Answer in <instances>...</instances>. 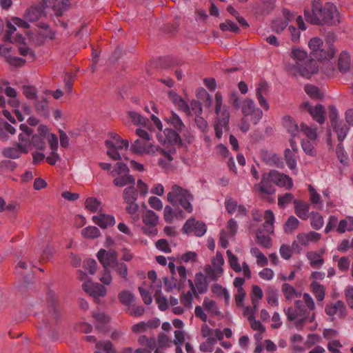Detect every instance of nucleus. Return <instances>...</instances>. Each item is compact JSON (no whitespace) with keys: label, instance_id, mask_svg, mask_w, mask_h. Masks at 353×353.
Listing matches in <instances>:
<instances>
[{"label":"nucleus","instance_id":"56","mask_svg":"<svg viewBox=\"0 0 353 353\" xmlns=\"http://www.w3.org/2000/svg\"><path fill=\"white\" fill-rule=\"evenodd\" d=\"M300 130L303 131L304 134L311 140L316 139L317 137L316 130L308 127L306 124L303 123L301 124Z\"/></svg>","mask_w":353,"mask_h":353},{"label":"nucleus","instance_id":"15","mask_svg":"<svg viewBox=\"0 0 353 353\" xmlns=\"http://www.w3.org/2000/svg\"><path fill=\"white\" fill-rule=\"evenodd\" d=\"M325 312L328 316H334L337 312L339 318L344 319L347 315V309L343 301L339 300L335 303L327 304Z\"/></svg>","mask_w":353,"mask_h":353},{"label":"nucleus","instance_id":"28","mask_svg":"<svg viewBox=\"0 0 353 353\" xmlns=\"http://www.w3.org/2000/svg\"><path fill=\"white\" fill-rule=\"evenodd\" d=\"M138 190L134 188V185H130L124 189L123 192V198L125 203H132L137 200Z\"/></svg>","mask_w":353,"mask_h":353},{"label":"nucleus","instance_id":"36","mask_svg":"<svg viewBox=\"0 0 353 353\" xmlns=\"http://www.w3.org/2000/svg\"><path fill=\"white\" fill-rule=\"evenodd\" d=\"M295 153L289 148H286L284 152L285 162L291 170L295 169L296 166Z\"/></svg>","mask_w":353,"mask_h":353},{"label":"nucleus","instance_id":"39","mask_svg":"<svg viewBox=\"0 0 353 353\" xmlns=\"http://www.w3.org/2000/svg\"><path fill=\"white\" fill-rule=\"evenodd\" d=\"M305 91L312 98L321 99L323 94L321 92L319 88L313 85H307L305 87Z\"/></svg>","mask_w":353,"mask_h":353},{"label":"nucleus","instance_id":"27","mask_svg":"<svg viewBox=\"0 0 353 353\" xmlns=\"http://www.w3.org/2000/svg\"><path fill=\"white\" fill-rule=\"evenodd\" d=\"M113 184L117 187H123L129 185H132L135 184V179L133 176L128 174H123L121 176L116 177L113 180Z\"/></svg>","mask_w":353,"mask_h":353},{"label":"nucleus","instance_id":"10","mask_svg":"<svg viewBox=\"0 0 353 353\" xmlns=\"http://www.w3.org/2000/svg\"><path fill=\"white\" fill-rule=\"evenodd\" d=\"M154 145L150 141L137 139L130 146L132 152L142 155L143 154L154 153Z\"/></svg>","mask_w":353,"mask_h":353},{"label":"nucleus","instance_id":"53","mask_svg":"<svg viewBox=\"0 0 353 353\" xmlns=\"http://www.w3.org/2000/svg\"><path fill=\"white\" fill-rule=\"evenodd\" d=\"M230 119V112L228 110H223L221 114L219 116L217 124L220 125L221 128H226L228 125Z\"/></svg>","mask_w":353,"mask_h":353},{"label":"nucleus","instance_id":"26","mask_svg":"<svg viewBox=\"0 0 353 353\" xmlns=\"http://www.w3.org/2000/svg\"><path fill=\"white\" fill-rule=\"evenodd\" d=\"M256 243L264 248L269 249L272 245V240L269 234H267L266 235L263 233V231L260 228L256 231Z\"/></svg>","mask_w":353,"mask_h":353},{"label":"nucleus","instance_id":"33","mask_svg":"<svg viewBox=\"0 0 353 353\" xmlns=\"http://www.w3.org/2000/svg\"><path fill=\"white\" fill-rule=\"evenodd\" d=\"M345 230H353V217L347 216L345 219L340 221L336 231L339 233H344Z\"/></svg>","mask_w":353,"mask_h":353},{"label":"nucleus","instance_id":"32","mask_svg":"<svg viewBox=\"0 0 353 353\" xmlns=\"http://www.w3.org/2000/svg\"><path fill=\"white\" fill-rule=\"evenodd\" d=\"M310 288L317 301H322L325 298V287L316 281H313L310 284Z\"/></svg>","mask_w":353,"mask_h":353},{"label":"nucleus","instance_id":"42","mask_svg":"<svg viewBox=\"0 0 353 353\" xmlns=\"http://www.w3.org/2000/svg\"><path fill=\"white\" fill-rule=\"evenodd\" d=\"M154 296L156 302L159 305V308L161 311H165L168 308L167 299L165 296H161V290H157L154 292Z\"/></svg>","mask_w":353,"mask_h":353},{"label":"nucleus","instance_id":"38","mask_svg":"<svg viewBox=\"0 0 353 353\" xmlns=\"http://www.w3.org/2000/svg\"><path fill=\"white\" fill-rule=\"evenodd\" d=\"M128 173H130V170L127 165L122 162H118L116 163L114 169L110 171V174L112 177H115L117 175Z\"/></svg>","mask_w":353,"mask_h":353},{"label":"nucleus","instance_id":"29","mask_svg":"<svg viewBox=\"0 0 353 353\" xmlns=\"http://www.w3.org/2000/svg\"><path fill=\"white\" fill-rule=\"evenodd\" d=\"M194 282L198 293L203 294L208 291V282L202 273L199 272L196 274Z\"/></svg>","mask_w":353,"mask_h":353},{"label":"nucleus","instance_id":"30","mask_svg":"<svg viewBox=\"0 0 353 353\" xmlns=\"http://www.w3.org/2000/svg\"><path fill=\"white\" fill-rule=\"evenodd\" d=\"M306 256L310 261V265L314 268H319L324 263V259L316 252H308Z\"/></svg>","mask_w":353,"mask_h":353},{"label":"nucleus","instance_id":"52","mask_svg":"<svg viewBox=\"0 0 353 353\" xmlns=\"http://www.w3.org/2000/svg\"><path fill=\"white\" fill-rule=\"evenodd\" d=\"M248 320L250 322L251 328L254 330H258L260 334H262L265 332V327L261 323L260 321L254 319V315H250Z\"/></svg>","mask_w":353,"mask_h":353},{"label":"nucleus","instance_id":"4","mask_svg":"<svg viewBox=\"0 0 353 353\" xmlns=\"http://www.w3.org/2000/svg\"><path fill=\"white\" fill-rule=\"evenodd\" d=\"M193 196L186 190L183 189L178 185L172 187V192L167 195L168 201L172 205L176 206L180 203L181 206L188 212H192V206L190 202Z\"/></svg>","mask_w":353,"mask_h":353},{"label":"nucleus","instance_id":"12","mask_svg":"<svg viewBox=\"0 0 353 353\" xmlns=\"http://www.w3.org/2000/svg\"><path fill=\"white\" fill-rule=\"evenodd\" d=\"M270 176L272 179V183L279 187L285 188L287 190L292 188V180L286 174H281L276 170H271L270 172Z\"/></svg>","mask_w":353,"mask_h":353},{"label":"nucleus","instance_id":"20","mask_svg":"<svg viewBox=\"0 0 353 353\" xmlns=\"http://www.w3.org/2000/svg\"><path fill=\"white\" fill-rule=\"evenodd\" d=\"M294 203L296 215L303 220L307 219L310 205L300 200H294Z\"/></svg>","mask_w":353,"mask_h":353},{"label":"nucleus","instance_id":"22","mask_svg":"<svg viewBox=\"0 0 353 353\" xmlns=\"http://www.w3.org/2000/svg\"><path fill=\"white\" fill-rule=\"evenodd\" d=\"M47 8L42 2L41 6L31 7L28 8L26 12L25 17L27 21L34 22L37 21L43 11V9Z\"/></svg>","mask_w":353,"mask_h":353},{"label":"nucleus","instance_id":"47","mask_svg":"<svg viewBox=\"0 0 353 353\" xmlns=\"http://www.w3.org/2000/svg\"><path fill=\"white\" fill-rule=\"evenodd\" d=\"M128 114L130 119H131V121L134 125H145L147 122V119L145 118H144L140 114H139L136 112L129 111V112H128Z\"/></svg>","mask_w":353,"mask_h":353},{"label":"nucleus","instance_id":"21","mask_svg":"<svg viewBox=\"0 0 353 353\" xmlns=\"http://www.w3.org/2000/svg\"><path fill=\"white\" fill-rule=\"evenodd\" d=\"M16 132V129L8 123L7 121L2 119L0 121V140L2 141H7L9 140L10 134H14Z\"/></svg>","mask_w":353,"mask_h":353},{"label":"nucleus","instance_id":"17","mask_svg":"<svg viewBox=\"0 0 353 353\" xmlns=\"http://www.w3.org/2000/svg\"><path fill=\"white\" fill-rule=\"evenodd\" d=\"M47 98L43 95L34 100V107L37 113L42 117H49V105Z\"/></svg>","mask_w":353,"mask_h":353},{"label":"nucleus","instance_id":"49","mask_svg":"<svg viewBox=\"0 0 353 353\" xmlns=\"http://www.w3.org/2000/svg\"><path fill=\"white\" fill-rule=\"evenodd\" d=\"M30 143L38 150H43L45 148V138L37 134H32Z\"/></svg>","mask_w":353,"mask_h":353},{"label":"nucleus","instance_id":"3","mask_svg":"<svg viewBox=\"0 0 353 353\" xmlns=\"http://www.w3.org/2000/svg\"><path fill=\"white\" fill-rule=\"evenodd\" d=\"M97 258L103 268H111L125 281H128V266L118 260V254L114 249L108 250L101 249L97 253Z\"/></svg>","mask_w":353,"mask_h":353},{"label":"nucleus","instance_id":"9","mask_svg":"<svg viewBox=\"0 0 353 353\" xmlns=\"http://www.w3.org/2000/svg\"><path fill=\"white\" fill-rule=\"evenodd\" d=\"M301 108L306 110L319 123L322 124L324 123L325 108L323 105L318 104L313 107L308 102H305L301 105Z\"/></svg>","mask_w":353,"mask_h":353},{"label":"nucleus","instance_id":"19","mask_svg":"<svg viewBox=\"0 0 353 353\" xmlns=\"http://www.w3.org/2000/svg\"><path fill=\"white\" fill-rule=\"evenodd\" d=\"M164 134L165 136V141L170 145H177L179 148L182 147V140L179 134L176 130L171 128H166L164 130Z\"/></svg>","mask_w":353,"mask_h":353},{"label":"nucleus","instance_id":"11","mask_svg":"<svg viewBox=\"0 0 353 353\" xmlns=\"http://www.w3.org/2000/svg\"><path fill=\"white\" fill-rule=\"evenodd\" d=\"M82 288L87 294L94 299L103 297L107 292L106 288L103 285L98 283H92L90 281L85 282L83 283Z\"/></svg>","mask_w":353,"mask_h":353},{"label":"nucleus","instance_id":"25","mask_svg":"<svg viewBox=\"0 0 353 353\" xmlns=\"http://www.w3.org/2000/svg\"><path fill=\"white\" fill-rule=\"evenodd\" d=\"M265 222L263 223V229L261 230L265 232L268 234H272L274 233V216L273 212L270 210H265L264 214Z\"/></svg>","mask_w":353,"mask_h":353},{"label":"nucleus","instance_id":"23","mask_svg":"<svg viewBox=\"0 0 353 353\" xmlns=\"http://www.w3.org/2000/svg\"><path fill=\"white\" fill-rule=\"evenodd\" d=\"M47 303L49 313L51 314L55 321H57L62 314V311L58 302L54 297L50 296L48 299Z\"/></svg>","mask_w":353,"mask_h":353},{"label":"nucleus","instance_id":"43","mask_svg":"<svg viewBox=\"0 0 353 353\" xmlns=\"http://www.w3.org/2000/svg\"><path fill=\"white\" fill-rule=\"evenodd\" d=\"M226 254L228 257L229 263L232 269L236 272H241L242 269L241 265L238 263L237 257L234 254H233V253L229 250H227Z\"/></svg>","mask_w":353,"mask_h":353},{"label":"nucleus","instance_id":"35","mask_svg":"<svg viewBox=\"0 0 353 353\" xmlns=\"http://www.w3.org/2000/svg\"><path fill=\"white\" fill-rule=\"evenodd\" d=\"M334 132L337 134L338 140L341 142L346 137L349 128L346 125L341 121L336 123V125H332Z\"/></svg>","mask_w":353,"mask_h":353},{"label":"nucleus","instance_id":"2","mask_svg":"<svg viewBox=\"0 0 353 353\" xmlns=\"http://www.w3.org/2000/svg\"><path fill=\"white\" fill-rule=\"evenodd\" d=\"M305 20L313 25L336 26L340 23V14L336 7L331 3H326L324 6L319 1H314L312 9H305Z\"/></svg>","mask_w":353,"mask_h":353},{"label":"nucleus","instance_id":"40","mask_svg":"<svg viewBox=\"0 0 353 353\" xmlns=\"http://www.w3.org/2000/svg\"><path fill=\"white\" fill-rule=\"evenodd\" d=\"M299 224V220L294 216H290L284 225V230L287 233H292Z\"/></svg>","mask_w":353,"mask_h":353},{"label":"nucleus","instance_id":"51","mask_svg":"<svg viewBox=\"0 0 353 353\" xmlns=\"http://www.w3.org/2000/svg\"><path fill=\"white\" fill-rule=\"evenodd\" d=\"M323 225V219L322 216L318 213H313L311 219V225L315 230H319Z\"/></svg>","mask_w":353,"mask_h":353},{"label":"nucleus","instance_id":"64","mask_svg":"<svg viewBox=\"0 0 353 353\" xmlns=\"http://www.w3.org/2000/svg\"><path fill=\"white\" fill-rule=\"evenodd\" d=\"M95 346L98 350L103 348L105 353H114L112 343L110 341H107L104 344H103L101 342H98L96 343Z\"/></svg>","mask_w":353,"mask_h":353},{"label":"nucleus","instance_id":"63","mask_svg":"<svg viewBox=\"0 0 353 353\" xmlns=\"http://www.w3.org/2000/svg\"><path fill=\"white\" fill-rule=\"evenodd\" d=\"M345 297L347 305L353 310V286H348L345 289Z\"/></svg>","mask_w":353,"mask_h":353},{"label":"nucleus","instance_id":"45","mask_svg":"<svg viewBox=\"0 0 353 353\" xmlns=\"http://www.w3.org/2000/svg\"><path fill=\"white\" fill-rule=\"evenodd\" d=\"M85 208L92 212H97L101 205V202L94 197H88L85 202Z\"/></svg>","mask_w":353,"mask_h":353},{"label":"nucleus","instance_id":"5","mask_svg":"<svg viewBox=\"0 0 353 353\" xmlns=\"http://www.w3.org/2000/svg\"><path fill=\"white\" fill-rule=\"evenodd\" d=\"M142 221L145 225L141 227V231L147 235H156L157 229L156 228L159 217L152 210H147L142 214Z\"/></svg>","mask_w":353,"mask_h":353},{"label":"nucleus","instance_id":"7","mask_svg":"<svg viewBox=\"0 0 353 353\" xmlns=\"http://www.w3.org/2000/svg\"><path fill=\"white\" fill-rule=\"evenodd\" d=\"M272 179L270 176V172L264 173L262 176L261 181L260 183L254 185V189L257 192L263 199H267L270 201L269 197L264 195H272L275 192V189L273 187Z\"/></svg>","mask_w":353,"mask_h":353},{"label":"nucleus","instance_id":"61","mask_svg":"<svg viewBox=\"0 0 353 353\" xmlns=\"http://www.w3.org/2000/svg\"><path fill=\"white\" fill-rule=\"evenodd\" d=\"M329 110V119L330 120L331 125H336L339 121H338V112L334 105H330Z\"/></svg>","mask_w":353,"mask_h":353},{"label":"nucleus","instance_id":"57","mask_svg":"<svg viewBox=\"0 0 353 353\" xmlns=\"http://www.w3.org/2000/svg\"><path fill=\"white\" fill-rule=\"evenodd\" d=\"M294 198V196L291 193H285L283 195H281L278 198V205L281 208H283L285 205L291 203Z\"/></svg>","mask_w":353,"mask_h":353},{"label":"nucleus","instance_id":"55","mask_svg":"<svg viewBox=\"0 0 353 353\" xmlns=\"http://www.w3.org/2000/svg\"><path fill=\"white\" fill-rule=\"evenodd\" d=\"M203 306L208 311L214 314L215 315L219 314L218 308L214 301L210 300L208 298H205Z\"/></svg>","mask_w":353,"mask_h":353},{"label":"nucleus","instance_id":"16","mask_svg":"<svg viewBox=\"0 0 353 353\" xmlns=\"http://www.w3.org/2000/svg\"><path fill=\"white\" fill-rule=\"evenodd\" d=\"M291 57L296 61L295 63L293 64H287L285 66L286 70L288 71V66L296 65L297 63L301 68L303 69L304 68H307V64L308 63V59L305 61L307 58V52L304 50H301L299 48L292 49L291 52Z\"/></svg>","mask_w":353,"mask_h":353},{"label":"nucleus","instance_id":"37","mask_svg":"<svg viewBox=\"0 0 353 353\" xmlns=\"http://www.w3.org/2000/svg\"><path fill=\"white\" fill-rule=\"evenodd\" d=\"M119 301L124 305H130L135 300L134 296L128 291L121 292L118 296Z\"/></svg>","mask_w":353,"mask_h":353},{"label":"nucleus","instance_id":"24","mask_svg":"<svg viewBox=\"0 0 353 353\" xmlns=\"http://www.w3.org/2000/svg\"><path fill=\"white\" fill-rule=\"evenodd\" d=\"M283 125L293 137L298 136L300 130L298 124L292 117L290 116H285L283 118Z\"/></svg>","mask_w":353,"mask_h":353},{"label":"nucleus","instance_id":"50","mask_svg":"<svg viewBox=\"0 0 353 353\" xmlns=\"http://www.w3.org/2000/svg\"><path fill=\"white\" fill-rule=\"evenodd\" d=\"M288 26V21L276 19L272 21V28L276 33H281Z\"/></svg>","mask_w":353,"mask_h":353},{"label":"nucleus","instance_id":"58","mask_svg":"<svg viewBox=\"0 0 353 353\" xmlns=\"http://www.w3.org/2000/svg\"><path fill=\"white\" fill-rule=\"evenodd\" d=\"M282 291L286 299H291L295 294V289L289 283H285L282 285Z\"/></svg>","mask_w":353,"mask_h":353},{"label":"nucleus","instance_id":"6","mask_svg":"<svg viewBox=\"0 0 353 353\" xmlns=\"http://www.w3.org/2000/svg\"><path fill=\"white\" fill-rule=\"evenodd\" d=\"M285 314L290 321H292L299 317H302L301 323H305L308 318L310 312L307 311L302 301L297 300L294 302V307H289Z\"/></svg>","mask_w":353,"mask_h":353},{"label":"nucleus","instance_id":"14","mask_svg":"<svg viewBox=\"0 0 353 353\" xmlns=\"http://www.w3.org/2000/svg\"><path fill=\"white\" fill-rule=\"evenodd\" d=\"M71 0H43V5L46 7H52L56 12L57 16H61L62 12L70 8Z\"/></svg>","mask_w":353,"mask_h":353},{"label":"nucleus","instance_id":"54","mask_svg":"<svg viewBox=\"0 0 353 353\" xmlns=\"http://www.w3.org/2000/svg\"><path fill=\"white\" fill-rule=\"evenodd\" d=\"M83 268L92 275L94 274L97 270V263L94 259H86L83 262Z\"/></svg>","mask_w":353,"mask_h":353},{"label":"nucleus","instance_id":"62","mask_svg":"<svg viewBox=\"0 0 353 353\" xmlns=\"http://www.w3.org/2000/svg\"><path fill=\"white\" fill-rule=\"evenodd\" d=\"M17 168V163L10 160H5L0 162V169L2 171H13Z\"/></svg>","mask_w":353,"mask_h":353},{"label":"nucleus","instance_id":"46","mask_svg":"<svg viewBox=\"0 0 353 353\" xmlns=\"http://www.w3.org/2000/svg\"><path fill=\"white\" fill-rule=\"evenodd\" d=\"M256 108H255V104L253 100L250 99H246L242 105V112L244 117H247L250 115L252 112V111L255 110Z\"/></svg>","mask_w":353,"mask_h":353},{"label":"nucleus","instance_id":"59","mask_svg":"<svg viewBox=\"0 0 353 353\" xmlns=\"http://www.w3.org/2000/svg\"><path fill=\"white\" fill-rule=\"evenodd\" d=\"M6 61L11 65L19 67L23 65L26 63V60L22 58L11 56L6 57Z\"/></svg>","mask_w":353,"mask_h":353},{"label":"nucleus","instance_id":"44","mask_svg":"<svg viewBox=\"0 0 353 353\" xmlns=\"http://www.w3.org/2000/svg\"><path fill=\"white\" fill-rule=\"evenodd\" d=\"M81 234L84 237L94 239L100 235V231L97 227L89 226L83 229Z\"/></svg>","mask_w":353,"mask_h":353},{"label":"nucleus","instance_id":"41","mask_svg":"<svg viewBox=\"0 0 353 353\" xmlns=\"http://www.w3.org/2000/svg\"><path fill=\"white\" fill-rule=\"evenodd\" d=\"M219 28L223 32L229 30L234 33L240 32L239 28L231 20H226L225 22L220 23Z\"/></svg>","mask_w":353,"mask_h":353},{"label":"nucleus","instance_id":"13","mask_svg":"<svg viewBox=\"0 0 353 353\" xmlns=\"http://www.w3.org/2000/svg\"><path fill=\"white\" fill-rule=\"evenodd\" d=\"M28 154V150L25 144L17 143L15 146L7 147L3 149L2 154L8 159H19L21 154Z\"/></svg>","mask_w":353,"mask_h":353},{"label":"nucleus","instance_id":"34","mask_svg":"<svg viewBox=\"0 0 353 353\" xmlns=\"http://www.w3.org/2000/svg\"><path fill=\"white\" fill-rule=\"evenodd\" d=\"M165 120L170 123L176 131L181 132L185 128V125L180 117L174 112H171V116L169 118H166Z\"/></svg>","mask_w":353,"mask_h":353},{"label":"nucleus","instance_id":"8","mask_svg":"<svg viewBox=\"0 0 353 353\" xmlns=\"http://www.w3.org/2000/svg\"><path fill=\"white\" fill-rule=\"evenodd\" d=\"M182 230L187 234L192 231L196 236H202L206 232V225L203 222L190 218L186 221Z\"/></svg>","mask_w":353,"mask_h":353},{"label":"nucleus","instance_id":"18","mask_svg":"<svg viewBox=\"0 0 353 353\" xmlns=\"http://www.w3.org/2000/svg\"><path fill=\"white\" fill-rule=\"evenodd\" d=\"M93 222L100 228L105 229L108 226H112L115 224L114 216L101 213L97 216L92 217Z\"/></svg>","mask_w":353,"mask_h":353},{"label":"nucleus","instance_id":"60","mask_svg":"<svg viewBox=\"0 0 353 353\" xmlns=\"http://www.w3.org/2000/svg\"><path fill=\"white\" fill-rule=\"evenodd\" d=\"M40 27L42 28V30L39 32V34L41 37L43 38H48L50 39H54V32L48 28V26L42 24Z\"/></svg>","mask_w":353,"mask_h":353},{"label":"nucleus","instance_id":"31","mask_svg":"<svg viewBox=\"0 0 353 353\" xmlns=\"http://www.w3.org/2000/svg\"><path fill=\"white\" fill-rule=\"evenodd\" d=\"M350 56L346 52H342L338 60L339 70L345 73L350 69Z\"/></svg>","mask_w":353,"mask_h":353},{"label":"nucleus","instance_id":"48","mask_svg":"<svg viewBox=\"0 0 353 353\" xmlns=\"http://www.w3.org/2000/svg\"><path fill=\"white\" fill-rule=\"evenodd\" d=\"M23 93L28 99L35 100L38 98L37 88L32 85H23Z\"/></svg>","mask_w":353,"mask_h":353},{"label":"nucleus","instance_id":"1","mask_svg":"<svg viewBox=\"0 0 353 353\" xmlns=\"http://www.w3.org/2000/svg\"><path fill=\"white\" fill-rule=\"evenodd\" d=\"M323 41L319 37L312 38L308 46L311 50L310 59H308L307 68H301L297 63L296 65L288 66V72L292 76H301L305 78H310L312 74L318 72L319 67L315 59L321 61L323 59H332L336 53L335 48H330V50H325L323 47Z\"/></svg>","mask_w":353,"mask_h":353}]
</instances>
